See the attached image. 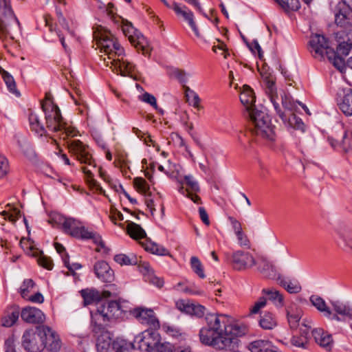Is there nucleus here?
Returning a JSON list of instances; mask_svg holds the SVG:
<instances>
[{"mask_svg":"<svg viewBox=\"0 0 352 352\" xmlns=\"http://www.w3.org/2000/svg\"><path fill=\"white\" fill-rule=\"evenodd\" d=\"M228 219L230 220V221L232 226V228H233L235 234H239L240 232L242 231V227H241L240 222L238 221L236 219H234L232 217H230L228 218Z\"/></svg>","mask_w":352,"mask_h":352,"instance_id":"nucleus-63","label":"nucleus"},{"mask_svg":"<svg viewBox=\"0 0 352 352\" xmlns=\"http://www.w3.org/2000/svg\"><path fill=\"white\" fill-rule=\"evenodd\" d=\"M264 83L265 87V92L269 96L277 114L279 116L282 120H285V113L281 111L278 103L276 102L278 95L274 80L270 78L269 76H265L264 78Z\"/></svg>","mask_w":352,"mask_h":352,"instance_id":"nucleus-20","label":"nucleus"},{"mask_svg":"<svg viewBox=\"0 0 352 352\" xmlns=\"http://www.w3.org/2000/svg\"><path fill=\"white\" fill-rule=\"evenodd\" d=\"M259 324L263 329H272L277 325V321L274 316L270 312H265L261 316Z\"/></svg>","mask_w":352,"mask_h":352,"instance_id":"nucleus-38","label":"nucleus"},{"mask_svg":"<svg viewBox=\"0 0 352 352\" xmlns=\"http://www.w3.org/2000/svg\"><path fill=\"white\" fill-rule=\"evenodd\" d=\"M114 261L120 265H133L138 264V258L135 255H126L124 254H119L114 256Z\"/></svg>","mask_w":352,"mask_h":352,"instance_id":"nucleus-40","label":"nucleus"},{"mask_svg":"<svg viewBox=\"0 0 352 352\" xmlns=\"http://www.w3.org/2000/svg\"><path fill=\"white\" fill-rule=\"evenodd\" d=\"M126 231L128 234L134 239H140L146 236V232L142 228L132 221H129L127 224Z\"/></svg>","mask_w":352,"mask_h":352,"instance_id":"nucleus-37","label":"nucleus"},{"mask_svg":"<svg viewBox=\"0 0 352 352\" xmlns=\"http://www.w3.org/2000/svg\"><path fill=\"white\" fill-rule=\"evenodd\" d=\"M35 283L32 279H25L20 287V294L23 298H27Z\"/></svg>","mask_w":352,"mask_h":352,"instance_id":"nucleus-50","label":"nucleus"},{"mask_svg":"<svg viewBox=\"0 0 352 352\" xmlns=\"http://www.w3.org/2000/svg\"><path fill=\"white\" fill-rule=\"evenodd\" d=\"M36 329L40 332V335H43V338L45 337L44 348L46 347L54 352H56L60 349L61 342L58 335L50 327L43 325L38 327Z\"/></svg>","mask_w":352,"mask_h":352,"instance_id":"nucleus-15","label":"nucleus"},{"mask_svg":"<svg viewBox=\"0 0 352 352\" xmlns=\"http://www.w3.org/2000/svg\"><path fill=\"white\" fill-rule=\"evenodd\" d=\"M133 344L135 346V349H138L140 351L149 352L150 349L148 345L146 344L144 339L142 338V333L135 336Z\"/></svg>","mask_w":352,"mask_h":352,"instance_id":"nucleus-53","label":"nucleus"},{"mask_svg":"<svg viewBox=\"0 0 352 352\" xmlns=\"http://www.w3.org/2000/svg\"><path fill=\"white\" fill-rule=\"evenodd\" d=\"M232 262L236 270H243L256 265V261L250 253L240 250L233 253Z\"/></svg>","mask_w":352,"mask_h":352,"instance_id":"nucleus-17","label":"nucleus"},{"mask_svg":"<svg viewBox=\"0 0 352 352\" xmlns=\"http://www.w3.org/2000/svg\"><path fill=\"white\" fill-rule=\"evenodd\" d=\"M43 112L47 133H60L59 138L63 140L77 135L78 131L63 121L59 108L54 109L52 104L49 103V105L44 104Z\"/></svg>","mask_w":352,"mask_h":352,"instance_id":"nucleus-3","label":"nucleus"},{"mask_svg":"<svg viewBox=\"0 0 352 352\" xmlns=\"http://www.w3.org/2000/svg\"><path fill=\"white\" fill-rule=\"evenodd\" d=\"M85 305L91 304L101 299L100 293L94 289H85L80 291Z\"/></svg>","mask_w":352,"mask_h":352,"instance_id":"nucleus-35","label":"nucleus"},{"mask_svg":"<svg viewBox=\"0 0 352 352\" xmlns=\"http://www.w3.org/2000/svg\"><path fill=\"white\" fill-rule=\"evenodd\" d=\"M21 245L23 249H26L25 251L29 255L37 257L38 263L47 270H52L53 267V263L50 258L45 256L43 252L38 249H35L33 245V241L29 240L25 241L22 239L21 241Z\"/></svg>","mask_w":352,"mask_h":352,"instance_id":"nucleus-14","label":"nucleus"},{"mask_svg":"<svg viewBox=\"0 0 352 352\" xmlns=\"http://www.w3.org/2000/svg\"><path fill=\"white\" fill-rule=\"evenodd\" d=\"M344 37L340 36V38H343V41L341 42L338 47L337 52L339 54L347 56L349 54L351 49L352 48V30L346 32Z\"/></svg>","mask_w":352,"mask_h":352,"instance_id":"nucleus-30","label":"nucleus"},{"mask_svg":"<svg viewBox=\"0 0 352 352\" xmlns=\"http://www.w3.org/2000/svg\"><path fill=\"white\" fill-rule=\"evenodd\" d=\"M248 332L247 327L242 324H230L228 322L226 327V332H224V337L230 338H235L237 340V347L239 344V340L238 337L245 335Z\"/></svg>","mask_w":352,"mask_h":352,"instance_id":"nucleus-26","label":"nucleus"},{"mask_svg":"<svg viewBox=\"0 0 352 352\" xmlns=\"http://www.w3.org/2000/svg\"><path fill=\"white\" fill-rule=\"evenodd\" d=\"M335 22L337 25L346 29L343 34L352 30V0L338 1L335 10Z\"/></svg>","mask_w":352,"mask_h":352,"instance_id":"nucleus-7","label":"nucleus"},{"mask_svg":"<svg viewBox=\"0 0 352 352\" xmlns=\"http://www.w3.org/2000/svg\"><path fill=\"white\" fill-rule=\"evenodd\" d=\"M291 343L293 346L305 349L308 343V339L306 336H293L291 339Z\"/></svg>","mask_w":352,"mask_h":352,"instance_id":"nucleus-54","label":"nucleus"},{"mask_svg":"<svg viewBox=\"0 0 352 352\" xmlns=\"http://www.w3.org/2000/svg\"><path fill=\"white\" fill-rule=\"evenodd\" d=\"M240 100L245 107L248 116L252 122V133L265 140L274 141L275 133L271 119L268 114L262 109L263 108L258 109L256 107L253 90L248 85H243Z\"/></svg>","mask_w":352,"mask_h":352,"instance_id":"nucleus-1","label":"nucleus"},{"mask_svg":"<svg viewBox=\"0 0 352 352\" xmlns=\"http://www.w3.org/2000/svg\"><path fill=\"white\" fill-rule=\"evenodd\" d=\"M333 65L339 69L340 72H342L343 69L345 67L344 60L343 58L336 55V53L334 52V56H332V59L329 60Z\"/></svg>","mask_w":352,"mask_h":352,"instance_id":"nucleus-58","label":"nucleus"},{"mask_svg":"<svg viewBox=\"0 0 352 352\" xmlns=\"http://www.w3.org/2000/svg\"><path fill=\"white\" fill-rule=\"evenodd\" d=\"M3 6V19H1V36H10L13 39L11 35V30H15L19 25V21L14 15L12 9L10 0H1V6Z\"/></svg>","mask_w":352,"mask_h":352,"instance_id":"nucleus-10","label":"nucleus"},{"mask_svg":"<svg viewBox=\"0 0 352 352\" xmlns=\"http://www.w3.org/2000/svg\"><path fill=\"white\" fill-rule=\"evenodd\" d=\"M139 98L142 101L151 105L155 109H158L157 100L154 96L151 95L149 93L145 92L144 94L140 96Z\"/></svg>","mask_w":352,"mask_h":352,"instance_id":"nucleus-56","label":"nucleus"},{"mask_svg":"<svg viewBox=\"0 0 352 352\" xmlns=\"http://www.w3.org/2000/svg\"><path fill=\"white\" fill-rule=\"evenodd\" d=\"M267 305V299L265 297H261L250 308L249 316L259 314L261 310Z\"/></svg>","mask_w":352,"mask_h":352,"instance_id":"nucleus-49","label":"nucleus"},{"mask_svg":"<svg viewBox=\"0 0 352 352\" xmlns=\"http://www.w3.org/2000/svg\"><path fill=\"white\" fill-rule=\"evenodd\" d=\"M149 352H172L168 344L160 343V342L150 349Z\"/></svg>","mask_w":352,"mask_h":352,"instance_id":"nucleus-59","label":"nucleus"},{"mask_svg":"<svg viewBox=\"0 0 352 352\" xmlns=\"http://www.w3.org/2000/svg\"><path fill=\"white\" fill-rule=\"evenodd\" d=\"M133 184L137 190L143 195H146L149 190V186L146 181L142 177H136L133 180Z\"/></svg>","mask_w":352,"mask_h":352,"instance_id":"nucleus-48","label":"nucleus"},{"mask_svg":"<svg viewBox=\"0 0 352 352\" xmlns=\"http://www.w3.org/2000/svg\"><path fill=\"white\" fill-rule=\"evenodd\" d=\"M258 270L261 273L267 277L271 276L275 272L274 265L264 257L261 258Z\"/></svg>","mask_w":352,"mask_h":352,"instance_id":"nucleus-41","label":"nucleus"},{"mask_svg":"<svg viewBox=\"0 0 352 352\" xmlns=\"http://www.w3.org/2000/svg\"><path fill=\"white\" fill-rule=\"evenodd\" d=\"M5 352H16L13 336L8 338L5 341Z\"/></svg>","mask_w":352,"mask_h":352,"instance_id":"nucleus-62","label":"nucleus"},{"mask_svg":"<svg viewBox=\"0 0 352 352\" xmlns=\"http://www.w3.org/2000/svg\"><path fill=\"white\" fill-rule=\"evenodd\" d=\"M20 314V308L18 305H10L5 311V316L1 319V326L5 327H12L16 322Z\"/></svg>","mask_w":352,"mask_h":352,"instance_id":"nucleus-25","label":"nucleus"},{"mask_svg":"<svg viewBox=\"0 0 352 352\" xmlns=\"http://www.w3.org/2000/svg\"><path fill=\"white\" fill-rule=\"evenodd\" d=\"M133 314L141 323L148 324L150 328L153 329L160 328L159 320L152 309L138 307L133 310Z\"/></svg>","mask_w":352,"mask_h":352,"instance_id":"nucleus-16","label":"nucleus"},{"mask_svg":"<svg viewBox=\"0 0 352 352\" xmlns=\"http://www.w3.org/2000/svg\"><path fill=\"white\" fill-rule=\"evenodd\" d=\"M146 281H148L151 284L155 285L158 288H162L164 283L162 278L154 276L153 274L151 276H148Z\"/></svg>","mask_w":352,"mask_h":352,"instance_id":"nucleus-60","label":"nucleus"},{"mask_svg":"<svg viewBox=\"0 0 352 352\" xmlns=\"http://www.w3.org/2000/svg\"><path fill=\"white\" fill-rule=\"evenodd\" d=\"M156 330L150 328L142 332V338L149 349L153 348L160 342V335Z\"/></svg>","mask_w":352,"mask_h":352,"instance_id":"nucleus-33","label":"nucleus"},{"mask_svg":"<svg viewBox=\"0 0 352 352\" xmlns=\"http://www.w3.org/2000/svg\"><path fill=\"white\" fill-rule=\"evenodd\" d=\"M29 122L32 130L34 131L36 133L40 134V135H45L47 133L45 128L41 122L39 117L36 113L34 112H31L30 113Z\"/></svg>","mask_w":352,"mask_h":352,"instance_id":"nucleus-36","label":"nucleus"},{"mask_svg":"<svg viewBox=\"0 0 352 352\" xmlns=\"http://www.w3.org/2000/svg\"><path fill=\"white\" fill-rule=\"evenodd\" d=\"M280 285L289 294H298L302 289L300 285L298 282L292 283L285 279H280Z\"/></svg>","mask_w":352,"mask_h":352,"instance_id":"nucleus-44","label":"nucleus"},{"mask_svg":"<svg viewBox=\"0 0 352 352\" xmlns=\"http://www.w3.org/2000/svg\"><path fill=\"white\" fill-rule=\"evenodd\" d=\"M199 338L203 344L219 350L231 351L237 348V340L235 338L224 337V334L214 331L207 326L200 329Z\"/></svg>","mask_w":352,"mask_h":352,"instance_id":"nucleus-5","label":"nucleus"},{"mask_svg":"<svg viewBox=\"0 0 352 352\" xmlns=\"http://www.w3.org/2000/svg\"><path fill=\"white\" fill-rule=\"evenodd\" d=\"M190 264L194 272L201 278H205L203 266L196 256H192L190 258Z\"/></svg>","mask_w":352,"mask_h":352,"instance_id":"nucleus-51","label":"nucleus"},{"mask_svg":"<svg viewBox=\"0 0 352 352\" xmlns=\"http://www.w3.org/2000/svg\"><path fill=\"white\" fill-rule=\"evenodd\" d=\"M285 120H283L284 122L287 121L289 125L295 129H300L303 131L304 123L302 122L301 119L298 118L294 113H292L291 116L287 118L285 115Z\"/></svg>","mask_w":352,"mask_h":352,"instance_id":"nucleus-46","label":"nucleus"},{"mask_svg":"<svg viewBox=\"0 0 352 352\" xmlns=\"http://www.w3.org/2000/svg\"><path fill=\"white\" fill-rule=\"evenodd\" d=\"M330 303L337 314L352 318V308L338 300H331Z\"/></svg>","mask_w":352,"mask_h":352,"instance_id":"nucleus-34","label":"nucleus"},{"mask_svg":"<svg viewBox=\"0 0 352 352\" xmlns=\"http://www.w3.org/2000/svg\"><path fill=\"white\" fill-rule=\"evenodd\" d=\"M20 147L22 152L28 159L33 160L35 157V152L29 143L26 142L20 143Z\"/></svg>","mask_w":352,"mask_h":352,"instance_id":"nucleus-55","label":"nucleus"},{"mask_svg":"<svg viewBox=\"0 0 352 352\" xmlns=\"http://www.w3.org/2000/svg\"><path fill=\"white\" fill-rule=\"evenodd\" d=\"M309 45L315 58L322 59L326 56L329 60H331L334 56L333 49L329 47L328 41L323 35L316 34L311 36Z\"/></svg>","mask_w":352,"mask_h":352,"instance_id":"nucleus-8","label":"nucleus"},{"mask_svg":"<svg viewBox=\"0 0 352 352\" xmlns=\"http://www.w3.org/2000/svg\"><path fill=\"white\" fill-rule=\"evenodd\" d=\"M99 47L108 56L107 59H104L107 66L111 65V68L113 70L119 71L120 75L123 76H129L133 78L134 65L123 59H116V56H121L124 54V49L117 42L116 38L110 33L101 34L98 41Z\"/></svg>","mask_w":352,"mask_h":352,"instance_id":"nucleus-2","label":"nucleus"},{"mask_svg":"<svg viewBox=\"0 0 352 352\" xmlns=\"http://www.w3.org/2000/svg\"><path fill=\"white\" fill-rule=\"evenodd\" d=\"M263 293L269 296L270 300H277L279 304H283V296L278 291L274 289H264Z\"/></svg>","mask_w":352,"mask_h":352,"instance_id":"nucleus-52","label":"nucleus"},{"mask_svg":"<svg viewBox=\"0 0 352 352\" xmlns=\"http://www.w3.org/2000/svg\"><path fill=\"white\" fill-rule=\"evenodd\" d=\"M122 32L126 36H128L129 41L138 50H141L143 54H147L151 50L147 39L133 26L131 22L126 21L124 23Z\"/></svg>","mask_w":352,"mask_h":352,"instance_id":"nucleus-9","label":"nucleus"},{"mask_svg":"<svg viewBox=\"0 0 352 352\" xmlns=\"http://www.w3.org/2000/svg\"><path fill=\"white\" fill-rule=\"evenodd\" d=\"M146 251H149L153 254H157L160 256H166L169 254L168 250L164 248L162 245H160L156 243H150L148 244L145 248Z\"/></svg>","mask_w":352,"mask_h":352,"instance_id":"nucleus-47","label":"nucleus"},{"mask_svg":"<svg viewBox=\"0 0 352 352\" xmlns=\"http://www.w3.org/2000/svg\"><path fill=\"white\" fill-rule=\"evenodd\" d=\"M93 332L96 337V348L98 352H107L112 346V335L103 324L93 323Z\"/></svg>","mask_w":352,"mask_h":352,"instance_id":"nucleus-12","label":"nucleus"},{"mask_svg":"<svg viewBox=\"0 0 352 352\" xmlns=\"http://www.w3.org/2000/svg\"><path fill=\"white\" fill-rule=\"evenodd\" d=\"M173 10L178 16H181L186 21L188 22V25L190 26L197 37H201L200 33L194 20V14L188 8V7L186 6H180L178 3H173Z\"/></svg>","mask_w":352,"mask_h":352,"instance_id":"nucleus-23","label":"nucleus"},{"mask_svg":"<svg viewBox=\"0 0 352 352\" xmlns=\"http://www.w3.org/2000/svg\"><path fill=\"white\" fill-rule=\"evenodd\" d=\"M6 209L1 211V215L3 219H8L10 221L15 222L20 216V211L12 206L8 204Z\"/></svg>","mask_w":352,"mask_h":352,"instance_id":"nucleus-42","label":"nucleus"},{"mask_svg":"<svg viewBox=\"0 0 352 352\" xmlns=\"http://www.w3.org/2000/svg\"><path fill=\"white\" fill-rule=\"evenodd\" d=\"M340 236L345 245L352 250V234L347 233L341 234Z\"/></svg>","mask_w":352,"mask_h":352,"instance_id":"nucleus-64","label":"nucleus"},{"mask_svg":"<svg viewBox=\"0 0 352 352\" xmlns=\"http://www.w3.org/2000/svg\"><path fill=\"white\" fill-rule=\"evenodd\" d=\"M63 262H64L65 266L71 272H74V270H78L82 267L80 264L77 263H74L72 264H70L69 261L68 254H66L65 257H63Z\"/></svg>","mask_w":352,"mask_h":352,"instance_id":"nucleus-61","label":"nucleus"},{"mask_svg":"<svg viewBox=\"0 0 352 352\" xmlns=\"http://www.w3.org/2000/svg\"><path fill=\"white\" fill-rule=\"evenodd\" d=\"M66 144L69 152L74 154L78 161L81 163L92 166L93 168H96V164H94V160H92L87 146L78 140H67Z\"/></svg>","mask_w":352,"mask_h":352,"instance_id":"nucleus-11","label":"nucleus"},{"mask_svg":"<svg viewBox=\"0 0 352 352\" xmlns=\"http://www.w3.org/2000/svg\"><path fill=\"white\" fill-rule=\"evenodd\" d=\"M184 184H186L187 186V188L185 190L186 193L188 192H198L199 191V184L192 175H186L184 176Z\"/></svg>","mask_w":352,"mask_h":352,"instance_id":"nucleus-45","label":"nucleus"},{"mask_svg":"<svg viewBox=\"0 0 352 352\" xmlns=\"http://www.w3.org/2000/svg\"><path fill=\"white\" fill-rule=\"evenodd\" d=\"M21 316L23 320L28 323L39 324L45 320L44 314L38 308L26 307L21 311Z\"/></svg>","mask_w":352,"mask_h":352,"instance_id":"nucleus-21","label":"nucleus"},{"mask_svg":"<svg viewBox=\"0 0 352 352\" xmlns=\"http://www.w3.org/2000/svg\"><path fill=\"white\" fill-rule=\"evenodd\" d=\"M58 224H61L64 232L73 237L82 239H93L101 248L104 245L101 236L97 233L87 229L82 223L73 218L58 217Z\"/></svg>","mask_w":352,"mask_h":352,"instance_id":"nucleus-4","label":"nucleus"},{"mask_svg":"<svg viewBox=\"0 0 352 352\" xmlns=\"http://www.w3.org/2000/svg\"><path fill=\"white\" fill-rule=\"evenodd\" d=\"M338 105L345 116H352V90L351 89H349L343 97L338 100Z\"/></svg>","mask_w":352,"mask_h":352,"instance_id":"nucleus-27","label":"nucleus"},{"mask_svg":"<svg viewBox=\"0 0 352 352\" xmlns=\"http://www.w3.org/2000/svg\"><path fill=\"white\" fill-rule=\"evenodd\" d=\"M302 311L296 306H291L287 309L288 322L291 329H296L298 322L302 316Z\"/></svg>","mask_w":352,"mask_h":352,"instance_id":"nucleus-29","label":"nucleus"},{"mask_svg":"<svg viewBox=\"0 0 352 352\" xmlns=\"http://www.w3.org/2000/svg\"><path fill=\"white\" fill-rule=\"evenodd\" d=\"M312 335L317 344L327 351H330L333 345L332 336L322 329H316L312 331Z\"/></svg>","mask_w":352,"mask_h":352,"instance_id":"nucleus-24","label":"nucleus"},{"mask_svg":"<svg viewBox=\"0 0 352 352\" xmlns=\"http://www.w3.org/2000/svg\"><path fill=\"white\" fill-rule=\"evenodd\" d=\"M138 265L139 270L144 275L145 280H146L148 276H151L153 274V272L148 263L143 262L140 264L138 263Z\"/></svg>","mask_w":352,"mask_h":352,"instance_id":"nucleus-57","label":"nucleus"},{"mask_svg":"<svg viewBox=\"0 0 352 352\" xmlns=\"http://www.w3.org/2000/svg\"><path fill=\"white\" fill-rule=\"evenodd\" d=\"M122 315L120 304L117 301H110L100 304L95 312L91 313L92 323L102 324Z\"/></svg>","mask_w":352,"mask_h":352,"instance_id":"nucleus-6","label":"nucleus"},{"mask_svg":"<svg viewBox=\"0 0 352 352\" xmlns=\"http://www.w3.org/2000/svg\"><path fill=\"white\" fill-rule=\"evenodd\" d=\"M248 349L251 352H271L274 347L267 340H258L252 342L249 344Z\"/></svg>","mask_w":352,"mask_h":352,"instance_id":"nucleus-32","label":"nucleus"},{"mask_svg":"<svg viewBox=\"0 0 352 352\" xmlns=\"http://www.w3.org/2000/svg\"><path fill=\"white\" fill-rule=\"evenodd\" d=\"M26 330L22 338V345L29 352H40L44 349L43 335L37 330Z\"/></svg>","mask_w":352,"mask_h":352,"instance_id":"nucleus-13","label":"nucleus"},{"mask_svg":"<svg viewBox=\"0 0 352 352\" xmlns=\"http://www.w3.org/2000/svg\"><path fill=\"white\" fill-rule=\"evenodd\" d=\"M205 320L207 327L221 334H224L229 322L228 317L224 314H207Z\"/></svg>","mask_w":352,"mask_h":352,"instance_id":"nucleus-18","label":"nucleus"},{"mask_svg":"<svg viewBox=\"0 0 352 352\" xmlns=\"http://www.w3.org/2000/svg\"><path fill=\"white\" fill-rule=\"evenodd\" d=\"M112 348L116 352H129L131 350L135 349V346L133 342H128L125 340L117 338L113 341Z\"/></svg>","mask_w":352,"mask_h":352,"instance_id":"nucleus-39","label":"nucleus"},{"mask_svg":"<svg viewBox=\"0 0 352 352\" xmlns=\"http://www.w3.org/2000/svg\"><path fill=\"white\" fill-rule=\"evenodd\" d=\"M176 307L181 311L197 318L203 317L206 312V308L204 306L190 300H179L176 302Z\"/></svg>","mask_w":352,"mask_h":352,"instance_id":"nucleus-19","label":"nucleus"},{"mask_svg":"<svg viewBox=\"0 0 352 352\" xmlns=\"http://www.w3.org/2000/svg\"><path fill=\"white\" fill-rule=\"evenodd\" d=\"M310 302L319 311L324 314V316L330 318L332 315L331 309L326 305L325 301L320 296L312 295L310 297Z\"/></svg>","mask_w":352,"mask_h":352,"instance_id":"nucleus-31","label":"nucleus"},{"mask_svg":"<svg viewBox=\"0 0 352 352\" xmlns=\"http://www.w3.org/2000/svg\"><path fill=\"white\" fill-rule=\"evenodd\" d=\"M1 78L4 81V83L6 86L8 91L14 95L16 97H19L21 96L20 91L17 89L16 83L14 77L8 73L7 71L4 70L1 68Z\"/></svg>","mask_w":352,"mask_h":352,"instance_id":"nucleus-28","label":"nucleus"},{"mask_svg":"<svg viewBox=\"0 0 352 352\" xmlns=\"http://www.w3.org/2000/svg\"><path fill=\"white\" fill-rule=\"evenodd\" d=\"M94 270L96 276L102 282L111 283L114 280V272L107 262L98 261L94 265Z\"/></svg>","mask_w":352,"mask_h":352,"instance_id":"nucleus-22","label":"nucleus"},{"mask_svg":"<svg viewBox=\"0 0 352 352\" xmlns=\"http://www.w3.org/2000/svg\"><path fill=\"white\" fill-rule=\"evenodd\" d=\"M276 3L285 11H296L300 8L298 0H276Z\"/></svg>","mask_w":352,"mask_h":352,"instance_id":"nucleus-43","label":"nucleus"}]
</instances>
